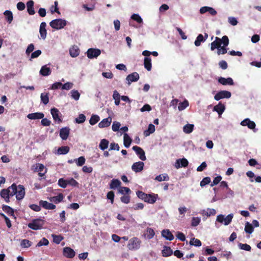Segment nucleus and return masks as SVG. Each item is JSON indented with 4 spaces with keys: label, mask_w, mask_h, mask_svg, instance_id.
<instances>
[{
    "label": "nucleus",
    "mask_w": 261,
    "mask_h": 261,
    "mask_svg": "<svg viewBox=\"0 0 261 261\" xmlns=\"http://www.w3.org/2000/svg\"><path fill=\"white\" fill-rule=\"evenodd\" d=\"M231 94L229 91H220L214 96V99L218 101L223 98H229L231 97Z\"/></svg>",
    "instance_id": "nucleus-7"
},
{
    "label": "nucleus",
    "mask_w": 261,
    "mask_h": 261,
    "mask_svg": "<svg viewBox=\"0 0 261 261\" xmlns=\"http://www.w3.org/2000/svg\"><path fill=\"white\" fill-rule=\"evenodd\" d=\"M233 217V215L232 214H229L225 217L224 215L221 214L217 216L216 221L225 225H227L231 222Z\"/></svg>",
    "instance_id": "nucleus-5"
},
{
    "label": "nucleus",
    "mask_w": 261,
    "mask_h": 261,
    "mask_svg": "<svg viewBox=\"0 0 261 261\" xmlns=\"http://www.w3.org/2000/svg\"><path fill=\"white\" fill-rule=\"evenodd\" d=\"M201 220L199 217H193L191 220V226L193 227L197 226L200 223Z\"/></svg>",
    "instance_id": "nucleus-52"
},
{
    "label": "nucleus",
    "mask_w": 261,
    "mask_h": 261,
    "mask_svg": "<svg viewBox=\"0 0 261 261\" xmlns=\"http://www.w3.org/2000/svg\"><path fill=\"white\" fill-rule=\"evenodd\" d=\"M194 126L193 124H187L184 126L183 131L186 134H190L193 130Z\"/></svg>",
    "instance_id": "nucleus-41"
},
{
    "label": "nucleus",
    "mask_w": 261,
    "mask_h": 261,
    "mask_svg": "<svg viewBox=\"0 0 261 261\" xmlns=\"http://www.w3.org/2000/svg\"><path fill=\"white\" fill-rule=\"evenodd\" d=\"M144 66L147 70L150 71L151 70V59L150 57H145L144 59Z\"/></svg>",
    "instance_id": "nucleus-29"
},
{
    "label": "nucleus",
    "mask_w": 261,
    "mask_h": 261,
    "mask_svg": "<svg viewBox=\"0 0 261 261\" xmlns=\"http://www.w3.org/2000/svg\"><path fill=\"white\" fill-rule=\"evenodd\" d=\"M70 130L68 127H65L60 129V136L62 140H66L67 139L70 133Z\"/></svg>",
    "instance_id": "nucleus-16"
},
{
    "label": "nucleus",
    "mask_w": 261,
    "mask_h": 261,
    "mask_svg": "<svg viewBox=\"0 0 261 261\" xmlns=\"http://www.w3.org/2000/svg\"><path fill=\"white\" fill-rule=\"evenodd\" d=\"M32 243L27 239L21 240L20 242V246L22 248H26L31 246Z\"/></svg>",
    "instance_id": "nucleus-46"
},
{
    "label": "nucleus",
    "mask_w": 261,
    "mask_h": 261,
    "mask_svg": "<svg viewBox=\"0 0 261 261\" xmlns=\"http://www.w3.org/2000/svg\"><path fill=\"white\" fill-rule=\"evenodd\" d=\"M227 46L223 45L222 46H220V47L219 48V49L217 50V54L218 55H220V54H225L227 52V50L226 48Z\"/></svg>",
    "instance_id": "nucleus-62"
},
{
    "label": "nucleus",
    "mask_w": 261,
    "mask_h": 261,
    "mask_svg": "<svg viewBox=\"0 0 261 261\" xmlns=\"http://www.w3.org/2000/svg\"><path fill=\"white\" fill-rule=\"evenodd\" d=\"M112 119L110 117L103 119L98 123L99 127L104 128L110 126L112 122Z\"/></svg>",
    "instance_id": "nucleus-21"
},
{
    "label": "nucleus",
    "mask_w": 261,
    "mask_h": 261,
    "mask_svg": "<svg viewBox=\"0 0 261 261\" xmlns=\"http://www.w3.org/2000/svg\"><path fill=\"white\" fill-rule=\"evenodd\" d=\"M205 39H204V36L202 34H199L196 38V40L194 42L195 46H199L200 45L201 43L204 42Z\"/></svg>",
    "instance_id": "nucleus-43"
},
{
    "label": "nucleus",
    "mask_w": 261,
    "mask_h": 261,
    "mask_svg": "<svg viewBox=\"0 0 261 261\" xmlns=\"http://www.w3.org/2000/svg\"><path fill=\"white\" fill-rule=\"evenodd\" d=\"M44 114L41 112L30 113L27 115V117L29 119L31 120L41 119H42L44 117Z\"/></svg>",
    "instance_id": "nucleus-18"
},
{
    "label": "nucleus",
    "mask_w": 261,
    "mask_h": 261,
    "mask_svg": "<svg viewBox=\"0 0 261 261\" xmlns=\"http://www.w3.org/2000/svg\"><path fill=\"white\" fill-rule=\"evenodd\" d=\"M3 210L11 216H14V210L10 206L6 205H3L2 207Z\"/></svg>",
    "instance_id": "nucleus-35"
},
{
    "label": "nucleus",
    "mask_w": 261,
    "mask_h": 261,
    "mask_svg": "<svg viewBox=\"0 0 261 261\" xmlns=\"http://www.w3.org/2000/svg\"><path fill=\"white\" fill-rule=\"evenodd\" d=\"M49 244V241L45 238H43L37 244L36 247H40L42 246H46Z\"/></svg>",
    "instance_id": "nucleus-56"
},
{
    "label": "nucleus",
    "mask_w": 261,
    "mask_h": 261,
    "mask_svg": "<svg viewBox=\"0 0 261 261\" xmlns=\"http://www.w3.org/2000/svg\"><path fill=\"white\" fill-rule=\"evenodd\" d=\"M70 150L69 147L68 146H64L59 147L57 150L58 154H66L69 152Z\"/></svg>",
    "instance_id": "nucleus-30"
},
{
    "label": "nucleus",
    "mask_w": 261,
    "mask_h": 261,
    "mask_svg": "<svg viewBox=\"0 0 261 261\" xmlns=\"http://www.w3.org/2000/svg\"><path fill=\"white\" fill-rule=\"evenodd\" d=\"M100 120L99 117L97 115H92L90 119L89 123L93 125L96 124Z\"/></svg>",
    "instance_id": "nucleus-44"
},
{
    "label": "nucleus",
    "mask_w": 261,
    "mask_h": 261,
    "mask_svg": "<svg viewBox=\"0 0 261 261\" xmlns=\"http://www.w3.org/2000/svg\"><path fill=\"white\" fill-rule=\"evenodd\" d=\"M143 235L145 237L149 240L152 239L154 237V236L155 235V232L152 228L147 227Z\"/></svg>",
    "instance_id": "nucleus-25"
},
{
    "label": "nucleus",
    "mask_w": 261,
    "mask_h": 261,
    "mask_svg": "<svg viewBox=\"0 0 261 261\" xmlns=\"http://www.w3.org/2000/svg\"><path fill=\"white\" fill-rule=\"evenodd\" d=\"M16 198L17 200L22 199L25 195L24 188L22 185H19L18 187L16 186Z\"/></svg>",
    "instance_id": "nucleus-10"
},
{
    "label": "nucleus",
    "mask_w": 261,
    "mask_h": 261,
    "mask_svg": "<svg viewBox=\"0 0 261 261\" xmlns=\"http://www.w3.org/2000/svg\"><path fill=\"white\" fill-rule=\"evenodd\" d=\"M221 44H223L224 46H228L229 44V39L227 36H223L221 39H220Z\"/></svg>",
    "instance_id": "nucleus-64"
},
{
    "label": "nucleus",
    "mask_w": 261,
    "mask_h": 261,
    "mask_svg": "<svg viewBox=\"0 0 261 261\" xmlns=\"http://www.w3.org/2000/svg\"><path fill=\"white\" fill-rule=\"evenodd\" d=\"M50 113L55 121H57L58 123H60L62 122V120L60 116V114H61L60 112L58 109L56 108L51 109Z\"/></svg>",
    "instance_id": "nucleus-11"
},
{
    "label": "nucleus",
    "mask_w": 261,
    "mask_h": 261,
    "mask_svg": "<svg viewBox=\"0 0 261 261\" xmlns=\"http://www.w3.org/2000/svg\"><path fill=\"white\" fill-rule=\"evenodd\" d=\"M211 179L210 177H205L200 181V185L203 187L211 182Z\"/></svg>",
    "instance_id": "nucleus-55"
},
{
    "label": "nucleus",
    "mask_w": 261,
    "mask_h": 261,
    "mask_svg": "<svg viewBox=\"0 0 261 261\" xmlns=\"http://www.w3.org/2000/svg\"><path fill=\"white\" fill-rule=\"evenodd\" d=\"M162 236L167 240L172 241L174 239V236L169 229L163 230Z\"/></svg>",
    "instance_id": "nucleus-22"
},
{
    "label": "nucleus",
    "mask_w": 261,
    "mask_h": 261,
    "mask_svg": "<svg viewBox=\"0 0 261 261\" xmlns=\"http://www.w3.org/2000/svg\"><path fill=\"white\" fill-rule=\"evenodd\" d=\"M41 101L44 105H47L49 102V93H42L40 96Z\"/></svg>",
    "instance_id": "nucleus-36"
},
{
    "label": "nucleus",
    "mask_w": 261,
    "mask_h": 261,
    "mask_svg": "<svg viewBox=\"0 0 261 261\" xmlns=\"http://www.w3.org/2000/svg\"><path fill=\"white\" fill-rule=\"evenodd\" d=\"M254 231V227L252 224L247 222H246V233H251Z\"/></svg>",
    "instance_id": "nucleus-49"
},
{
    "label": "nucleus",
    "mask_w": 261,
    "mask_h": 261,
    "mask_svg": "<svg viewBox=\"0 0 261 261\" xmlns=\"http://www.w3.org/2000/svg\"><path fill=\"white\" fill-rule=\"evenodd\" d=\"M51 73V69L49 67H48L47 65L43 66L40 70V74L43 76H48L50 75Z\"/></svg>",
    "instance_id": "nucleus-27"
},
{
    "label": "nucleus",
    "mask_w": 261,
    "mask_h": 261,
    "mask_svg": "<svg viewBox=\"0 0 261 261\" xmlns=\"http://www.w3.org/2000/svg\"><path fill=\"white\" fill-rule=\"evenodd\" d=\"M39 205L46 210H54L56 207L55 204L42 200L39 201Z\"/></svg>",
    "instance_id": "nucleus-17"
},
{
    "label": "nucleus",
    "mask_w": 261,
    "mask_h": 261,
    "mask_svg": "<svg viewBox=\"0 0 261 261\" xmlns=\"http://www.w3.org/2000/svg\"><path fill=\"white\" fill-rule=\"evenodd\" d=\"M70 55L72 57H76L79 56L80 50L76 46H73L69 49Z\"/></svg>",
    "instance_id": "nucleus-31"
},
{
    "label": "nucleus",
    "mask_w": 261,
    "mask_h": 261,
    "mask_svg": "<svg viewBox=\"0 0 261 261\" xmlns=\"http://www.w3.org/2000/svg\"><path fill=\"white\" fill-rule=\"evenodd\" d=\"M58 184L60 187L65 188L68 185L67 179L65 180L63 178H60L58 180Z\"/></svg>",
    "instance_id": "nucleus-53"
},
{
    "label": "nucleus",
    "mask_w": 261,
    "mask_h": 261,
    "mask_svg": "<svg viewBox=\"0 0 261 261\" xmlns=\"http://www.w3.org/2000/svg\"><path fill=\"white\" fill-rule=\"evenodd\" d=\"M189 162L185 158L179 159L176 160L175 164V167L178 169L181 167H186L188 166Z\"/></svg>",
    "instance_id": "nucleus-14"
},
{
    "label": "nucleus",
    "mask_w": 261,
    "mask_h": 261,
    "mask_svg": "<svg viewBox=\"0 0 261 261\" xmlns=\"http://www.w3.org/2000/svg\"><path fill=\"white\" fill-rule=\"evenodd\" d=\"M44 224V221L41 219H33L31 222L28 224V227L35 230L41 229Z\"/></svg>",
    "instance_id": "nucleus-3"
},
{
    "label": "nucleus",
    "mask_w": 261,
    "mask_h": 261,
    "mask_svg": "<svg viewBox=\"0 0 261 261\" xmlns=\"http://www.w3.org/2000/svg\"><path fill=\"white\" fill-rule=\"evenodd\" d=\"M173 253L172 250L169 247L165 246L162 250L163 256L167 257L171 255Z\"/></svg>",
    "instance_id": "nucleus-37"
},
{
    "label": "nucleus",
    "mask_w": 261,
    "mask_h": 261,
    "mask_svg": "<svg viewBox=\"0 0 261 261\" xmlns=\"http://www.w3.org/2000/svg\"><path fill=\"white\" fill-rule=\"evenodd\" d=\"M155 131V126L152 124H150L148 125V129L144 132L146 136L149 135L153 133Z\"/></svg>",
    "instance_id": "nucleus-50"
},
{
    "label": "nucleus",
    "mask_w": 261,
    "mask_h": 261,
    "mask_svg": "<svg viewBox=\"0 0 261 261\" xmlns=\"http://www.w3.org/2000/svg\"><path fill=\"white\" fill-rule=\"evenodd\" d=\"M71 97L75 100L79 99L80 94L77 90H72L71 91Z\"/></svg>",
    "instance_id": "nucleus-57"
},
{
    "label": "nucleus",
    "mask_w": 261,
    "mask_h": 261,
    "mask_svg": "<svg viewBox=\"0 0 261 261\" xmlns=\"http://www.w3.org/2000/svg\"><path fill=\"white\" fill-rule=\"evenodd\" d=\"M211 49L212 50H214L215 49H217V50L221 46L220 38L218 37L215 38V40L212 42L211 44Z\"/></svg>",
    "instance_id": "nucleus-23"
},
{
    "label": "nucleus",
    "mask_w": 261,
    "mask_h": 261,
    "mask_svg": "<svg viewBox=\"0 0 261 261\" xmlns=\"http://www.w3.org/2000/svg\"><path fill=\"white\" fill-rule=\"evenodd\" d=\"M139 75L136 72H134L129 75H128L126 78V80L127 81V84L130 85L132 82H137L139 79Z\"/></svg>",
    "instance_id": "nucleus-13"
},
{
    "label": "nucleus",
    "mask_w": 261,
    "mask_h": 261,
    "mask_svg": "<svg viewBox=\"0 0 261 261\" xmlns=\"http://www.w3.org/2000/svg\"><path fill=\"white\" fill-rule=\"evenodd\" d=\"M63 255L67 258H72L75 255V252L70 247H66L63 249Z\"/></svg>",
    "instance_id": "nucleus-12"
},
{
    "label": "nucleus",
    "mask_w": 261,
    "mask_h": 261,
    "mask_svg": "<svg viewBox=\"0 0 261 261\" xmlns=\"http://www.w3.org/2000/svg\"><path fill=\"white\" fill-rule=\"evenodd\" d=\"M109 144V142L108 140L103 139L100 142L99 147L101 150H105L108 147Z\"/></svg>",
    "instance_id": "nucleus-34"
},
{
    "label": "nucleus",
    "mask_w": 261,
    "mask_h": 261,
    "mask_svg": "<svg viewBox=\"0 0 261 261\" xmlns=\"http://www.w3.org/2000/svg\"><path fill=\"white\" fill-rule=\"evenodd\" d=\"M86 120V116L83 114L79 115L78 117L75 119V122L77 123H82L85 122Z\"/></svg>",
    "instance_id": "nucleus-58"
},
{
    "label": "nucleus",
    "mask_w": 261,
    "mask_h": 261,
    "mask_svg": "<svg viewBox=\"0 0 261 261\" xmlns=\"http://www.w3.org/2000/svg\"><path fill=\"white\" fill-rule=\"evenodd\" d=\"M189 244L191 246H194L195 247H200L201 246V242L198 239L192 238L191 239Z\"/></svg>",
    "instance_id": "nucleus-39"
},
{
    "label": "nucleus",
    "mask_w": 261,
    "mask_h": 261,
    "mask_svg": "<svg viewBox=\"0 0 261 261\" xmlns=\"http://www.w3.org/2000/svg\"><path fill=\"white\" fill-rule=\"evenodd\" d=\"M44 169H45L44 166L42 164L38 163L34 171V172H42Z\"/></svg>",
    "instance_id": "nucleus-63"
},
{
    "label": "nucleus",
    "mask_w": 261,
    "mask_h": 261,
    "mask_svg": "<svg viewBox=\"0 0 261 261\" xmlns=\"http://www.w3.org/2000/svg\"><path fill=\"white\" fill-rule=\"evenodd\" d=\"M67 24L66 21L62 19H55L49 23L50 26L56 30H60L64 28Z\"/></svg>",
    "instance_id": "nucleus-4"
},
{
    "label": "nucleus",
    "mask_w": 261,
    "mask_h": 261,
    "mask_svg": "<svg viewBox=\"0 0 261 261\" xmlns=\"http://www.w3.org/2000/svg\"><path fill=\"white\" fill-rule=\"evenodd\" d=\"M4 14L6 16V19L7 21L9 23H11L13 19V16L12 12L9 10H6L4 13Z\"/></svg>",
    "instance_id": "nucleus-40"
},
{
    "label": "nucleus",
    "mask_w": 261,
    "mask_h": 261,
    "mask_svg": "<svg viewBox=\"0 0 261 261\" xmlns=\"http://www.w3.org/2000/svg\"><path fill=\"white\" fill-rule=\"evenodd\" d=\"M131 18L137 22L138 23H141L143 22V20L139 14H134L132 15Z\"/></svg>",
    "instance_id": "nucleus-54"
},
{
    "label": "nucleus",
    "mask_w": 261,
    "mask_h": 261,
    "mask_svg": "<svg viewBox=\"0 0 261 261\" xmlns=\"http://www.w3.org/2000/svg\"><path fill=\"white\" fill-rule=\"evenodd\" d=\"M144 164L143 162L139 161L134 163L132 166V169L134 172L137 173L141 171L143 169Z\"/></svg>",
    "instance_id": "nucleus-15"
},
{
    "label": "nucleus",
    "mask_w": 261,
    "mask_h": 261,
    "mask_svg": "<svg viewBox=\"0 0 261 261\" xmlns=\"http://www.w3.org/2000/svg\"><path fill=\"white\" fill-rule=\"evenodd\" d=\"M141 241L137 237L129 240L127 247L129 250H137L140 247Z\"/></svg>",
    "instance_id": "nucleus-6"
},
{
    "label": "nucleus",
    "mask_w": 261,
    "mask_h": 261,
    "mask_svg": "<svg viewBox=\"0 0 261 261\" xmlns=\"http://www.w3.org/2000/svg\"><path fill=\"white\" fill-rule=\"evenodd\" d=\"M155 179L159 181H167L169 180V177L167 174H164L156 176Z\"/></svg>",
    "instance_id": "nucleus-45"
},
{
    "label": "nucleus",
    "mask_w": 261,
    "mask_h": 261,
    "mask_svg": "<svg viewBox=\"0 0 261 261\" xmlns=\"http://www.w3.org/2000/svg\"><path fill=\"white\" fill-rule=\"evenodd\" d=\"M130 197L127 195H123L120 198L121 201L125 204H128L130 202Z\"/></svg>",
    "instance_id": "nucleus-60"
},
{
    "label": "nucleus",
    "mask_w": 261,
    "mask_h": 261,
    "mask_svg": "<svg viewBox=\"0 0 261 261\" xmlns=\"http://www.w3.org/2000/svg\"><path fill=\"white\" fill-rule=\"evenodd\" d=\"M16 185L13 184L7 189H4L1 191L0 195L2 198H4L6 202H10V197H12L16 194Z\"/></svg>",
    "instance_id": "nucleus-2"
},
{
    "label": "nucleus",
    "mask_w": 261,
    "mask_h": 261,
    "mask_svg": "<svg viewBox=\"0 0 261 261\" xmlns=\"http://www.w3.org/2000/svg\"><path fill=\"white\" fill-rule=\"evenodd\" d=\"M34 2L32 0H30L27 3V11L30 15H34L35 13L34 9Z\"/></svg>",
    "instance_id": "nucleus-24"
},
{
    "label": "nucleus",
    "mask_w": 261,
    "mask_h": 261,
    "mask_svg": "<svg viewBox=\"0 0 261 261\" xmlns=\"http://www.w3.org/2000/svg\"><path fill=\"white\" fill-rule=\"evenodd\" d=\"M189 106V102L187 100L185 99L182 102L179 103L178 109L179 111H182Z\"/></svg>",
    "instance_id": "nucleus-47"
},
{
    "label": "nucleus",
    "mask_w": 261,
    "mask_h": 261,
    "mask_svg": "<svg viewBox=\"0 0 261 261\" xmlns=\"http://www.w3.org/2000/svg\"><path fill=\"white\" fill-rule=\"evenodd\" d=\"M216 214V211L214 208H207V211H203L202 215L207 217L214 216Z\"/></svg>",
    "instance_id": "nucleus-42"
},
{
    "label": "nucleus",
    "mask_w": 261,
    "mask_h": 261,
    "mask_svg": "<svg viewBox=\"0 0 261 261\" xmlns=\"http://www.w3.org/2000/svg\"><path fill=\"white\" fill-rule=\"evenodd\" d=\"M225 106L221 102L214 107V111L217 112L219 115H221L224 111Z\"/></svg>",
    "instance_id": "nucleus-26"
},
{
    "label": "nucleus",
    "mask_w": 261,
    "mask_h": 261,
    "mask_svg": "<svg viewBox=\"0 0 261 261\" xmlns=\"http://www.w3.org/2000/svg\"><path fill=\"white\" fill-rule=\"evenodd\" d=\"M132 139L126 133L124 134L123 137V144L125 147L128 148L132 143Z\"/></svg>",
    "instance_id": "nucleus-32"
},
{
    "label": "nucleus",
    "mask_w": 261,
    "mask_h": 261,
    "mask_svg": "<svg viewBox=\"0 0 261 261\" xmlns=\"http://www.w3.org/2000/svg\"><path fill=\"white\" fill-rule=\"evenodd\" d=\"M121 181L117 179H113L110 184V188L111 189H116V188H120L121 186Z\"/></svg>",
    "instance_id": "nucleus-28"
},
{
    "label": "nucleus",
    "mask_w": 261,
    "mask_h": 261,
    "mask_svg": "<svg viewBox=\"0 0 261 261\" xmlns=\"http://www.w3.org/2000/svg\"><path fill=\"white\" fill-rule=\"evenodd\" d=\"M64 198L63 194L60 193L57 196H54L51 198L50 200L55 203H58L61 202Z\"/></svg>",
    "instance_id": "nucleus-38"
},
{
    "label": "nucleus",
    "mask_w": 261,
    "mask_h": 261,
    "mask_svg": "<svg viewBox=\"0 0 261 261\" xmlns=\"http://www.w3.org/2000/svg\"><path fill=\"white\" fill-rule=\"evenodd\" d=\"M119 192L121 194H124V193H125L127 194H129L131 192V191L129 188L125 187H120L119 189Z\"/></svg>",
    "instance_id": "nucleus-59"
},
{
    "label": "nucleus",
    "mask_w": 261,
    "mask_h": 261,
    "mask_svg": "<svg viewBox=\"0 0 261 261\" xmlns=\"http://www.w3.org/2000/svg\"><path fill=\"white\" fill-rule=\"evenodd\" d=\"M52 236L53 238L54 242L57 244H59L61 243V242L64 239L63 237H62L61 235L53 234Z\"/></svg>",
    "instance_id": "nucleus-48"
},
{
    "label": "nucleus",
    "mask_w": 261,
    "mask_h": 261,
    "mask_svg": "<svg viewBox=\"0 0 261 261\" xmlns=\"http://www.w3.org/2000/svg\"><path fill=\"white\" fill-rule=\"evenodd\" d=\"M136 194L139 198L150 204L154 203L158 198V195L156 194H146L141 191H138Z\"/></svg>",
    "instance_id": "nucleus-1"
},
{
    "label": "nucleus",
    "mask_w": 261,
    "mask_h": 261,
    "mask_svg": "<svg viewBox=\"0 0 261 261\" xmlns=\"http://www.w3.org/2000/svg\"><path fill=\"white\" fill-rule=\"evenodd\" d=\"M132 149L135 151L141 160L145 161L146 160L145 151L142 148L137 146H134Z\"/></svg>",
    "instance_id": "nucleus-9"
},
{
    "label": "nucleus",
    "mask_w": 261,
    "mask_h": 261,
    "mask_svg": "<svg viewBox=\"0 0 261 261\" xmlns=\"http://www.w3.org/2000/svg\"><path fill=\"white\" fill-rule=\"evenodd\" d=\"M78 166H82L85 163V158L84 156H80L77 159L74 160Z\"/></svg>",
    "instance_id": "nucleus-51"
},
{
    "label": "nucleus",
    "mask_w": 261,
    "mask_h": 261,
    "mask_svg": "<svg viewBox=\"0 0 261 261\" xmlns=\"http://www.w3.org/2000/svg\"><path fill=\"white\" fill-rule=\"evenodd\" d=\"M218 82L223 85H233L234 84L233 80L231 77L226 79L223 77H220L218 79Z\"/></svg>",
    "instance_id": "nucleus-20"
},
{
    "label": "nucleus",
    "mask_w": 261,
    "mask_h": 261,
    "mask_svg": "<svg viewBox=\"0 0 261 261\" xmlns=\"http://www.w3.org/2000/svg\"><path fill=\"white\" fill-rule=\"evenodd\" d=\"M46 26V24L45 22H41L40 25L39 33L41 38L42 39H45L46 37L47 32L45 29Z\"/></svg>",
    "instance_id": "nucleus-19"
},
{
    "label": "nucleus",
    "mask_w": 261,
    "mask_h": 261,
    "mask_svg": "<svg viewBox=\"0 0 261 261\" xmlns=\"http://www.w3.org/2000/svg\"><path fill=\"white\" fill-rule=\"evenodd\" d=\"M115 194L114 192L112 191H109L107 195V198L111 200V203L113 204Z\"/></svg>",
    "instance_id": "nucleus-61"
},
{
    "label": "nucleus",
    "mask_w": 261,
    "mask_h": 261,
    "mask_svg": "<svg viewBox=\"0 0 261 261\" xmlns=\"http://www.w3.org/2000/svg\"><path fill=\"white\" fill-rule=\"evenodd\" d=\"M101 54V51L98 48H91L88 49L87 51V57L89 59L97 58Z\"/></svg>",
    "instance_id": "nucleus-8"
},
{
    "label": "nucleus",
    "mask_w": 261,
    "mask_h": 261,
    "mask_svg": "<svg viewBox=\"0 0 261 261\" xmlns=\"http://www.w3.org/2000/svg\"><path fill=\"white\" fill-rule=\"evenodd\" d=\"M246 126L251 129H253L254 132H255L256 129H255L256 124L253 121L250 120L249 118H246Z\"/></svg>",
    "instance_id": "nucleus-33"
}]
</instances>
